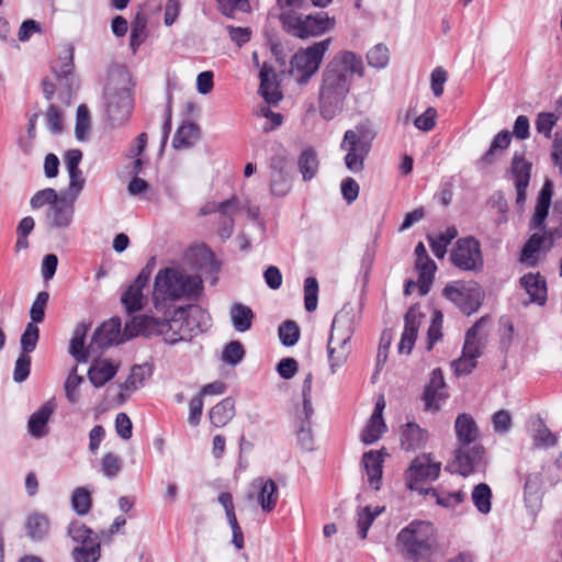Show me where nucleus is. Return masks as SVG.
<instances>
[{"label": "nucleus", "instance_id": "obj_1", "mask_svg": "<svg viewBox=\"0 0 562 562\" xmlns=\"http://www.w3.org/2000/svg\"><path fill=\"white\" fill-rule=\"evenodd\" d=\"M360 56L346 50L337 53L322 71L318 90V113L325 121L339 116L346 106L355 75L363 76Z\"/></svg>", "mask_w": 562, "mask_h": 562}, {"label": "nucleus", "instance_id": "obj_2", "mask_svg": "<svg viewBox=\"0 0 562 562\" xmlns=\"http://www.w3.org/2000/svg\"><path fill=\"white\" fill-rule=\"evenodd\" d=\"M202 290L200 276L188 273L181 268H165L155 277L153 302L157 310H165L176 302L198 300Z\"/></svg>", "mask_w": 562, "mask_h": 562}, {"label": "nucleus", "instance_id": "obj_3", "mask_svg": "<svg viewBox=\"0 0 562 562\" xmlns=\"http://www.w3.org/2000/svg\"><path fill=\"white\" fill-rule=\"evenodd\" d=\"M397 552L409 562H429L437 549L435 526L427 520H413L395 538Z\"/></svg>", "mask_w": 562, "mask_h": 562}, {"label": "nucleus", "instance_id": "obj_4", "mask_svg": "<svg viewBox=\"0 0 562 562\" xmlns=\"http://www.w3.org/2000/svg\"><path fill=\"white\" fill-rule=\"evenodd\" d=\"M356 310L345 304L333 319L327 341V362L331 374H337L351 355V337L355 331Z\"/></svg>", "mask_w": 562, "mask_h": 562}, {"label": "nucleus", "instance_id": "obj_5", "mask_svg": "<svg viewBox=\"0 0 562 562\" xmlns=\"http://www.w3.org/2000/svg\"><path fill=\"white\" fill-rule=\"evenodd\" d=\"M168 321L169 345L189 341L211 326L210 314L198 305L177 308Z\"/></svg>", "mask_w": 562, "mask_h": 562}, {"label": "nucleus", "instance_id": "obj_6", "mask_svg": "<svg viewBox=\"0 0 562 562\" xmlns=\"http://www.w3.org/2000/svg\"><path fill=\"white\" fill-rule=\"evenodd\" d=\"M373 137L371 131L363 124L345 132L339 147L345 153L344 164L350 172L357 175L363 171Z\"/></svg>", "mask_w": 562, "mask_h": 562}, {"label": "nucleus", "instance_id": "obj_7", "mask_svg": "<svg viewBox=\"0 0 562 562\" xmlns=\"http://www.w3.org/2000/svg\"><path fill=\"white\" fill-rule=\"evenodd\" d=\"M331 40L326 38L299 49L290 60L289 75L299 85H306L318 71Z\"/></svg>", "mask_w": 562, "mask_h": 562}, {"label": "nucleus", "instance_id": "obj_8", "mask_svg": "<svg viewBox=\"0 0 562 562\" xmlns=\"http://www.w3.org/2000/svg\"><path fill=\"white\" fill-rule=\"evenodd\" d=\"M281 20L288 32L299 38L319 36L335 26V19L324 12L303 15L289 11Z\"/></svg>", "mask_w": 562, "mask_h": 562}, {"label": "nucleus", "instance_id": "obj_9", "mask_svg": "<svg viewBox=\"0 0 562 562\" xmlns=\"http://www.w3.org/2000/svg\"><path fill=\"white\" fill-rule=\"evenodd\" d=\"M483 319L479 321L467 331L462 353L451 363L457 375L470 374L477 366V359L484 349V344L479 335Z\"/></svg>", "mask_w": 562, "mask_h": 562}, {"label": "nucleus", "instance_id": "obj_10", "mask_svg": "<svg viewBox=\"0 0 562 562\" xmlns=\"http://www.w3.org/2000/svg\"><path fill=\"white\" fill-rule=\"evenodd\" d=\"M443 295L465 315L476 312L482 301V291L473 282H451L445 286Z\"/></svg>", "mask_w": 562, "mask_h": 562}, {"label": "nucleus", "instance_id": "obj_11", "mask_svg": "<svg viewBox=\"0 0 562 562\" xmlns=\"http://www.w3.org/2000/svg\"><path fill=\"white\" fill-rule=\"evenodd\" d=\"M450 260L462 271H480L484 261L479 240L471 236L459 238L450 252Z\"/></svg>", "mask_w": 562, "mask_h": 562}, {"label": "nucleus", "instance_id": "obj_12", "mask_svg": "<svg viewBox=\"0 0 562 562\" xmlns=\"http://www.w3.org/2000/svg\"><path fill=\"white\" fill-rule=\"evenodd\" d=\"M441 462L435 460L430 453L417 456L406 471V485L409 490L422 491L420 484L438 479Z\"/></svg>", "mask_w": 562, "mask_h": 562}, {"label": "nucleus", "instance_id": "obj_13", "mask_svg": "<svg viewBox=\"0 0 562 562\" xmlns=\"http://www.w3.org/2000/svg\"><path fill=\"white\" fill-rule=\"evenodd\" d=\"M104 100L106 113L111 121H125L132 109V98L126 87H117L113 79L106 85L104 90Z\"/></svg>", "mask_w": 562, "mask_h": 562}, {"label": "nucleus", "instance_id": "obj_14", "mask_svg": "<svg viewBox=\"0 0 562 562\" xmlns=\"http://www.w3.org/2000/svg\"><path fill=\"white\" fill-rule=\"evenodd\" d=\"M247 498L255 502L265 514H269L279 502L278 485L270 477H257L249 485Z\"/></svg>", "mask_w": 562, "mask_h": 562}, {"label": "nucleus", "instance_id": "obj_15", "mask_svg": "<svg viewBox=\"0 0 562 562\" xmlns=\"http://www.w3.org/2000/svg\"><path fill=\"white\" fill-rule=\"evenodd\" d=\"M53 71L57 78L59 90V99L66 105L70 104L71 82L70 77L74 72V47L67 44L59 50L57 60L53 65Z\"/></svg>", "mask_w": 562, "mask_h": 562}, {"label": "nucleus", "instance_id": "obj_16", "mask_svg": "<svg viewBox=\"0 0 562 562\" xmlns=\"http://www.w3.org/2000/svg\"><path fill=\"white\" fill-rule=\"evenodd\" d=\"M452 467L454 471L467 476L485 468V451L481 446L459 447Z\"/></svg>", "mask_w": 562, "mask_h": 562}, {"label": "nucleus", "instance_id": "obj_17", "mask_svg": "<svg viewBox=\"0 0 562 562\" xmlns=\"http://www.w3.org/2000/svg\"><path fill=\"white\" fill-rule=\"evenodd\" d=\"M128 337V333H122L121 321L119 318H110L105 321L94 331L89 348L102 350L112 345L124 342Z\"/></svg>", "mask_w": 562, "mask_h": 562}, {"label": "nucleus", "instance_id": "obj_18", "mask_svg": "<svg viewBox=\"0 0 562 562\" xmlns=\"http://www.w3.org/2000/svg\"><path fill=\"white\" fill-rule=\"evenodd\" d=\"M75 201L68 196H60L59 201L50 205L45 213V224L50 229H67L74 222Z\"/></svg>", "mask_w": 562, "mask_h": 562}, {"label": "nucleus", "instance_id": "obj_19", "mask_svg": "<svg viewBox=\"0 0 562 562\" xmlns=\"http://www.w3.org/2000/svg\"><path fill=\"white\" fill-rule=\"evenodd\" d=\"M270 192L278 198L285 196L291 190V178L288 171V158L278 155L270 162Z\"/></svg>", "mask_w": 562, "mask_h": 562}, {"label": "nucleus", "instance_id": "obj_20", "mask_svg": "<svg viewBox=\"0 0 562 562\" xmlns=\"http://www.w3.org/2000/svg\"><path fill=\"white\" fill-rule=\"evenodd\" d=\"M531 162L525 159L524 151H516L512 160V176L517 193V204H524L526 200V190L529 186L531 176Z\"/></svg>", "mask_w": 562, "mask_h": 562}, {"label": "nucleus", "instance_id": "obj_21", "mask_svg": "<svg viewBox=\"0 0 562 562\" xmlns=\"http://www.w3.org/2000/svg\"><path fill=\"white\" fill-rule=\"evenodd\" d=\"M169 321H162L153 316L134 317L131 324H127L125 330L128 337L144 335L146 337L160 335L167 344Z\"/></svg>", "mask_w": 562, "mask_h": 562}, {"label": "nucleus", "instance_id": "obj_22", "mask_svg": "<svg viewBox=\"0 0 562 562\" xmlns=\"http://www.w3.org/2000/svg\"><path fill=\"white\" fill-rule=\"evenodd\" d=\"M447 397L448 393L442 371L438 368L434 369L424 392L425 408L434 412L439 411Z\"/></svg>", "mask_w": 562, "mask_h": 562}, {"label": "nucleus", "instance_id": "obj_23", "mask_svg": "<svg viewBox=\"0 0 562 562\" xmlns=\"http://www.w3.org/2000/svg\"><path fill=\"white\" fill-rule=\"evenodd\" d=\"M428 439V430L422 428L414 422H409L401 426L400 442L402 449L406 451H416L425 448Z\"/></svg>", "mask_w": 562, "mask_h": 562}, {"label": "nucleus", "instance_id": "obj_24", "mask_svg": "<svg viewBox=\"0 0 562 562\" xmlns=\"http://www.w3.org/2000/svg\"><path fill=\"white\" fill-rule=\"evenodd\" d=\"M552 245V236L533 234L522 248L520 262L529 267L535 266L540 255L550 250Z\"/></svg>", "mask_w": 562, "mask_h": 562}, {"label": "nucleus", "instance_id": "obj_25", "mask_svg": "<svg viewBox=\"0 0 562 562\" xmlns=\"http://www.w3.org/2000/svg\"><path fill=\"white\" fill-rule=\"evenodd\" d=\"M405 325L398 344V352L409 355L417 338L418 329L422 324V314L411 308L405 314Z\"/></svg>", "mask_w": 562, "mask_h": 562}, {"label": "nucleus", "instance_id": "obj_26", "mask_svg": "<svg viewBox=\"0 0 562 562\" xmlns=\"http://www.w3.org/2000/svg\"><path fill=\"white\" fill-rule=\"evenodd\" d=\"M55 411V403L48 401L34 412L27 423V431L34 438H43L48 434L47 424Z\"/></svg>", "mask_w": 562, "mask_h": 562}, {"label": "nucleus", "instance_id": "obj_27", "mask_svg": "<svg viewBox=\"0 0 562 562\" xmlns=\"http://www.w3.org/2000/svg\"><path fill=\"white\" fill-rule=\"evenodd\" d=\"M240 205L235 196L222 201L221 213L218 214L217 234L221 239H228L234 232V215L238 213Z\"/></svg>", "mask_w": 562, "mask_h": 562}, {"label": "nucleus", "instance_id": "obj_28", "mask_svg": "<svg viewBox=\"0 0 562 562\" xmlns=\"http://www.w3.org/2000/svg\"><path fill=\"white\" fill-rule=\"evenodd\" d=\"M148 282V274L142 271L122 295V303L128 312L142 310L145 296L143 290Z\"/></svg>", "mask_w": 562, "mask_h": 562}, {"label": "nucleus", "instance_id": "obj_29", "mask_svg": "<svg viewBox=\"0 0 562 562\" xmlns=\"http://www.w3.org/2000/svg\"><path fill=\"white\" fill-rule=\"evenodd\" d=\"M151 375V368L148 364H136L131 369L126 381L120 384V398L124 402L133 392L140 389Z\"/></svg>", "mask_w": 562, "mask_h": 562}, {"label": "nucleus", "instance_id": "obj_30", "mask_svg": "<svg viewBox=\"0 0 562 562\" xmlns=\"http://www.w3.org/2000/svg\"><path fill=\"white\" fill-rule=\"evenodd\" d=\"M454 430L459 447L470 446L479 437V427L469 414H460L454 422Z\"/></svg>", "mask_w": 562, "mask_h": 562}, {"label": "nucleus", "instance_id": "obj_31", "mask_svg": "<svg viewBox=\"0 0 562 562\" xmlns=\"http://www.w3.org/2000/svg\"><path fill=\"white\" fill-rule=\"evenodd\" d=\"M119 366L108 359H98L89 368L88 376L95 387H102L117 373Z\"/></svg>", "mask_w": 562, "mask_h": 562}, {"label": "nucleus", "instance_id": "obj_32", "mask_svg": "<svg viewBox=\"0 0 562 562\" xmlns=\"http://www.w3.org/2000/svg\"><path fill=\"white\" fill-rule=\"evenodd\" d=\"M88 330L89 326L86 323H79L74 328L72 337L69 341V353L77 362H87L90 351L95 350L89 348V346L85 348Z\"/></svg>", "mask_w": 562, "mask_h": 562}, {"label": "nucleus", "instance_id": "obj_33", "mask_svg": "<svg viewBox=\"0 0 562 562\" xmlns=\"http://www.w3.org/2000/svg\"><path fill=\"white\" fill-rule=\"evenodd\" d=\"M362 463L370 486L380 490L382 480L383 454L381 451H368L362 457Z\"/></svg>", "mask_w": 562, "mask_h": 562}, {"label": "nucleus", "instance_id": "obj_34", "mask_svg": "<svg viewBox=\"0 0 562 562\" xmlns=\"http://www.w3.org/2000/svg\"><path fill=\"white\" fill-rule=\"evenodd\" d=\"M512 135L508 131L499 132L491 143L487 151L477 160L481 168H486L494 165L501 154L510 145Z\"/></svg>", "mask_w": 562, "mask_h": 562}, {"label": "nucleus", "instance_id": "obj_35", "mask_svg": "<svg viewBox=\"0 0 562 562\" xmlns=\"http://www.w3.org/2000/svg\"><path fill=\"white\" fill-rule=\"evenodd\" d=\"M260 93L268 103H277L282 94L276 81V74L267 64L260 69Z\"/></svg>", "mask_w": 562, "mask_h": 562}, {"label": "nucleus", "instance_id": "obj_36", "mask_svg": "<svg viewBox=\"0 0 562 562\" xmlns=\"http://www.w3.org/2000/svg\"><path fill=\"white\" fill-rule=\"evenodd\" d=\"M520 284L530 297V302L543 305L547 300L544 279L539 273H528L520 279Z\"/></svg>", "mask_w": 562, "mask_h": 562}, {"label": "nucleus", "instance_id": "obj_37", "mask_svg": "<svg viewBox=\"0 0 562 562\" xmlns=\"http://www.w3.org/2000/svg\"><path fill=\"white\" fill-rule=\"evenodd\" d=\"M229 317L235 330L245 333L251 328L255 315L249 306L234 303L229 310Z\"/></svg>", "mask_w": 562, "mask_h": 562}, {"label": "nucleus", "instance_id": "obj_38", "mask_svg": "<svg viewBox=\"0 0 562 562\" xmlns=\"http://www.w3.org/2000/svg\"><path fill=\"white\" fill-rule=\"evenodd\" d=\"M551 198L552 186L550 181H546L539 193L535 215L532 217L533 228H541L543 226L544 220L548 216L549 207L551 204Z\"/></svg>", "mask_w": 562, "mask_h": 562}, {"label": "nucleus", "instance_id": "obj_39", "mask_svg": "<svg viewBox=\"0 0 562 562\" xmlns=\"http://www.w3.org/2000/svg\"><path fill=\"white\" fill-rule=\"evenodd\" d=\"M416 269L418 271V288L420 295H426L434 281L436 272V263L429 257L416 260Z\"/></svg>", "mask_w": 562, "mask_h": 562}, {"label": "nucleus", "instance_id": "obj_40", "mask_svg": "<svg viewBox=\"0 0 562 562\" xmlns=\"http://www.w3.org/2000/svg\"><path fill=\"white\" fill-rule=\"evenodd\" d=\"M210 420L215 427L225 426L235 415V404L231 397H226L210 411Z\"/></svg>", "mask_w": 562, "mask_h": 562}, {"label": "nucleus", "instance_id": "obj_41", "mask_svg": "<svg viewBox=\"0 0 562 562\" xmlns=\"http://www.w3.org/2000/svg\"><path fill=\"white\" fill-rule=\"evenodd\" d=\"M101 557L99 539L88 540L87 543L76 546L71 551L75 562H97Z\"/></svg>", "mask_w": 562, "mask_h": 562}, {"label": "nucleus", "instance_id": "obj_42", "mask_svg": "<svg viewBox=\"0 0 562 562\" xmlns=\"http://www.w3.org/2000/svg\"><path fill=\"white\" fill-rule=\"evenodd\" d=\"M199 127L193 123L181 125L175 133L172 146L176 149H186L191 147L199 138Z\"/></svg>", "mask_w": 562, "mask_h": 562}, {"label": "nucleus", "instance_id": "obj_43", "mask_svg": "<svg viewBox=\"0 0 562 562\" xmlns=\"http://www.w3.org/2000/svg\"><path fill=\"white\" fill-rule=\"evenodd\" d=\"M384 512L383 506H364L357 512V528L361 539H366L374 519Z\"/></svg>", "mask_w": 562, "mask_h": 562}, {"label": "nucleus", "instance_id": "obj_44", "mask_svg": "<svg viewBox=\"0 0 562 562\" xmlns=\"http://www.w3.org/2000/svg\"><path fill=\"white\" fill-rule=\"evenodd\" d=\"M425 494L434 498L436 504L450 509L456 508L465 498V494L462 491L449 493L438 488H427L425 490Z\"/></svg>", "mask_w": 562, "mask_h": 562}, {"label": "nucleus", "instance_id": "obj_45", "mask_svg": "<svg viewBox=\"0 0 562 562\" xmlns=\"http://www.w3.org/2000/svg\"><path fill=\"white\" fill-rule=\"evenodd\" d=\"M471 499L477 512L487 515L492 509V490L485 483H480L473 487Z\"/></svg>", "mask_w": 562, "mask_h": 562}, {"label": "nucleus", "instance_id": "obj_46", "mask_svg": "<svg viewBox=\"0 0 562 562\" xmlns=\"http://www.w3.org/2000/svg\"><path fill=\"white\" fill-rule=\"evenodd\" d=\"M27 536L34 540L38 541L42 540L49 530V521L47 517L40 513H34L29 516L27 522Z\"/></svg>", "mask_w": 562, "mask_h": 562}, {"label": "nucleus", "instance_id": "obj_47", "mask_svg": "<svg viewBox=\"0 0 562 562\" xmlns=\"http://www.w3.org/2000/svg\"><path fill=\"white\" fill-rule=\"evenodd\" d=\"M385 431L386 425L383 420V417L371 416L367 426L361 432V441L366 445L374 443Z\"/></svg>", "mask_w": 562, "mask_h": 562}, {"label": "nucleus", "instance_id": "obj_48", "mask_svg": "<svg viewBox=\"0 0 562 562\" xmlns=\"http://www.w3.org/2000/svg\"><path fill=\"white\" fill-rule=\"evenodd\" d=\"M299 169L305 181L313 179L318 170L316 151L307 148L302 151L299 158Z\"/></svg>", "mask_w": 562, "mask_h": 562}, {"label": "nucleus", "instance_id": "obj_49", "mask_svg": "<svg viewBox=\"0 0 562 562\" xmlns=\"http://www.w3.org/2000/svg\"><path fill=\"white\" fill-rule=\"evenodd\" d=\"M91 132L90 113L86 104H80L76 113L75 135L79 142L89 139Z\"/></svg>", "mask_w": 562, "mask_h": 562}, {"label": "nucleus", "instance_id": "obj_50", "mask_svg": "<svg viewBox=\"0 0 562 562\" xmlns=\"http://www.w3.org/2000/svg\"><path fill=\"white\" fill-rule=\"evenodd\" d=\"M68 536L78 544L87 543L88 540L99 539L98 536L80 521H72L67 529Z\"/></svg>", "mask_w": 562, "mask_h": 562}, {"label": "nucleus", "instance_id": "obj_51", "mask_svg": "<svg viewBox=\"0 0 562 562\" xmlns=\"http://www.w3.org/2000/svg\"><path fill=\"white\" fill-rule=\"evenodd\" d=\"M92 499L90 492L86 487H77L71 495L72 509L78 515H86L91 508Z\"/></svg>", "mask_w": 562, "mask_h": 562}, {"label": "nucleus", "instance_id": "obj_52", "mask_svg": "<svg viewBox=\"0 0 562 562\" xmlns=\"http://www.w3.org/2000/svg\"><path fill=\"white\" fill-rule=\"evenodd\" d=\"M122 470V459L113 452H106L100 461V471L108 477H115Z\"/></svg>", "mask_w": 562, "mask_h": 562}, {"label": "nucleus", "instance_id": "obj_53", "mask_svg": "<svg viewBox=\"0 0 562 562\" xmlns=\"http://www.w3.org/2000/svg\"><path fill=\"white\" fill-rule=\"evenodd\" d=\"M40 338V328L36 324H33V322L27 323L21 339V349L22 353L29 355L33 352L36 348L37 341Z\"/></svg>", "mask_w": 562, "mask_h": 562}, {"label": "nucleus", "instance_id": "obj_54", "mask_svg": "<svg viewBox=\"0 0 562 562\" xmlns=\"http://www.w3.org/2000/svg\"><path fill=\"white\" fill-rule=\"evenodd\" d=\"M390 60L389 48L383 44H376L367 53V61L370 67L382 69Z\"/></svg>", "mask_w": 562, "mask_h": 562}, {"label": "nucleus", "instance_id": "obj_55", "mask_svg": "<svg viewBox=\"0 0 562 562\" xmlns=\"http://www.w3.org/2000/svg\"><path fill=\"white\" fill-rule=\"evenodd\" d=\"M318 303V282L314 277L304 281V305L307 312H314Z\"/></svg>", "mask_w": 562, "mask_h": 562}, {"label": "nucleus", "instance_id": "obj_56", "mask_svg": "<svg viewBox=\"0 0 562 562\" xmlns=\"http://www.w3.org/2000/svg\"><path fill=\"white\" fill-rule=\"evenodd\" d=\"M59 201L57 192L53 188H46L37 191L30 201L32 209H41L43 206H48L55 204Z\"/></svg>", "mask_w": 562, "mask_h": 562}, {"label": "nucleus", "instance_id": "obj_57", "mask_svg": "<svg viewBox=\"0 0 562 562\" xmlns=\"http://www.w3.org/2000/svg\"><path fill=\"white\" fill-rule=\"evenodd\" d=\"M300 337V328L293 321H286L279 327V338L284 346L295 345Z\"/></svg>", "mask_w": 562, "mask_h": 562}, {"label": "nucleus", "instance_id": "obj_58", "mask_svg": "<svg viewBox=\"0 0 562 562\" xmlns=\"http://www.w3.org/2000/svg\"><path fill=\"white\" fill-rule=\"evenodd\" d=\"M68 176H69V184H68V193L67 196L71 198L72 200H77V198L82 192L86 179L82 175L81 169H69Z\"/></svg>", "mask_w": 562, "mask_h": 562}, {"label": "nucleus", "instance_id": "obj_59", "mask_svg": "<svg viewBox=\"0 0 562 562\" xmlns=\"http://www.w3.org/2000/svg\"><path fill=\"white\" fill-rule=\"evenodd\" d=\"M83 379L82 376L77 374V368L75 367L71 372L68 374L66 381H65V393L67 396V400L75 404L79 400V393L78 389L80 384L82 383Z\"/></svg>", "mask_w": 562, "mask_h": 562}, {"label": "nucleus", "instance_id": "obj_60", "mask_svg": "<svg viewBox=\"0 0 562 562\" xmlns=\"http://www.w3.org/2000/svg\"><path fill=\"white\" fill-rule=\"evenodd\" d=\"M525 501L527 506L532 508L539 505L540 494L537 475H529L525 482Z\"/></svg>", "mask_w": 562, "mask_h": 562}, {"label": "nucleus", "instance_id": "obj_61", "mask_svg": "<svg viewBox=\"0 0 562 562\" xmlns=\"http://www.w3.org/2000/svg\"><path fill=\"white\" fill-rule=\"evenodd\" d=\"M245 351L239 341H231L223 350L222 359L225 363L236 366L244 358Z\"/></svg>", "mask_w": 562, "mask_h": 562}, {"label": "nucleus", "instance_id": "obj_62", "mask_svg": "<svg viewBox=\"0 0 562 562\" xmlns=\"http://www.w3.org/2000/svg\"><path fill=\"white\" fill-rule=\"evenodd\" d=\"M48 299L49 295L45 291H42L37 294L30 310V316L32 319L31 322H33V324L41 323L44 319L45 307Z\"/></svg>", "mask_w": 562, "mask_h": 562}, {"label": "nucleus", "instance_id": "obj_63", "mask_svg": "<svg viewBox=\"0 0 562 562\" xmlns=\"http://www.w3.org/2000/svg\"><path fill=\"white\" fill-rule=\"evenodd\" d=\"M533 440L536 446L541 447H553L557 443V437L542 423V420H539L538 423V427L535 430Z\"/></svg>", "mask_w": 562, "mask_h": 562}, {"label": "nucleus", "instance_id": "obj_64", "mask_svg": "<svg viewBox=\"0 0 562 562\" xmlns=\"http://www.w3.org/2000/svg\"><path fill=\"white\" fill-rule=\"evenodd\" d=\"M223 14L234 16L237 12H247L250 8L248 0H218Z\"/></svg>", "mask_w": 562, "mask_h": 562}]
</instances>
